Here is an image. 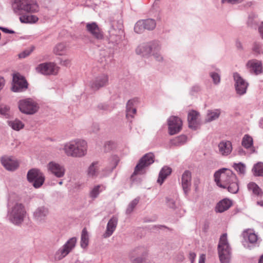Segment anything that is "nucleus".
<instances>
[{
    "label": "nucleus",
    "instance_id": "obj_1",
    "mask_svg": "<svg viewBox=\"0 0 263 263\" xmlns=\"http://www.w3.org/2000/svg\"><path fill=\"white\" fill-rule=\"evenodd\" d=\"M63 150L67 156L81 158L87 154V143L84 140L77 139L65 144Z\"/></svg>",
    "mask_w": 263,
    "mask_h": 263
},
{
    "label": "nucleus",
    "instance_id": "obj_2",
    "mask_svg": "<svg viewBox=\"0 0 263 263\" xmlns=\"http://www.w3.org/2000/svg\"><path fill=\"white\" fill-rule=\"evenodd\" d=\"M14 12L18 15L25 13H36L39 6L36 0H14L12 5Z\"/></svg>",
    "mask_w": 263,
    "mask_h": 263
},
{
    "label": "nucleus",
    "instance_id": "obj_3",
    "mask_svg": "<svg viewBox=\"0 0 263 263\" xmlns=\"http://www.w3.org/2000/svg\"><path fill=\"white\" fill-rule=\"evenodd\" d=\"M26 210L22 203H15L8 204L7 217L9 220L15 225H20L24 221L26 215Z\"/></svg>",
    "mask_w": 263,
    "mask_h": 263
},
{
    "label": "nucleus",
    "instance_id": "obj_4",
    "mask_svg": "<svg viewBox=\"0 0 263 263\" xmlns=\"http://www.w3.org/2000/svg\"><path fill=\"white\" fill-rule=\"evenodd\" d=\"M215 181L218 186L226 189L231 181H235L236 176L229 169L223 168L214 174Z\"/></svg>",
    "mask_w": 263,
    "mask_h": 263
},
{
    "label": "nucleus",
    "instance_id": "obj_5",
    "mask_svg": "<svg viewBox=\"0 0 263 263\" xmlns=\"http://www.w3.org/2000/svg\"><path fill=\"white\" fill-rule=\"evenodd\" d=\"M218 252L221 263H229L231 259V248L229 243L227 234H223L220 237Z\"/></svg>",
    "mask_w": 263,
    "mask_h": 263
},
{
    "label": "nucleus",
    "instance_id": "obj_6",
    "mask_svg": "<svg viewBox=\"0 0 263 263\" xmlns=\"http://www.w3.org/2000/svg\"><path fill=\"white\" fill-rule=\"evenodd\" d=\"M148 250L143 246L134 249L130 253L132 263H149L147 259Z\"/></svg>",
    "mask_w": 263,
    "mask_h": 263
},
{
    "label": "nucleus",
    "instance_id": "obj_7",
    "mask_svg": "<svg viewBox=\"0 0 263 263\" xmlns=\"http://www.w3.org/2000/svg\"><path fill=\"white\" fill-rule=\"evenodd\" d=\"M18 106L22 113L27 115L35 114L39 108L37 103L31 98L20 100L18 102Z\"/></svg>",
    "mask_w": 263,
    "mask_h": 263
},
{
    "label": "nucleus",
    "instance_id": "obj_8",
    "mask_svg": "<svg viewBox=\"0 0 263 263\" xmlns=\"http://www.w3.org/2000/svg\"><path fill=\"white\" fill-rule=\"evenodd\" d=\"M27 179L30 183H32L35 188H39L45 181V176L43 173L39 169L32 168L27 173Z\"/></svg>",
    "mask_w": 263,
    "mask_h": 263
},
{
    "label": "nucleus",
    "instance_id": "obj_9",
    "mask_svg": "<svg viewBox=\"0 0 263 263\" xmlns=\"http://www.w3.org/2000/svg\"><path fill=\"white\" fill-rule=\"evenodd\" d=\"M77 239L73 237L69 239L56 252L55 254V259L60 260L66 257L74 248Z\"/></svg>",
    "mask_w": 263,
    "mask_h": 263
},
{
    "label": "nucleus",
    "instance_id": "obj_10",
    "mask_svg": "<svg viewBox=\"0 0 263 263\" xmlns=\"http://www.w3.org/2000/svg\"><path fill=\"white\" fill-rule=\"evenodd\" d=\"M154 162V155L149 153L144 155L139 160L135 168L134 175L143 174L145 173V168L153 163Z\"/></svg>",
    "mask_w": 263,
    "mask_h": 263
},
{
    "label": "nucleus",
    "instance_id": "obj_11",
    "mask_svg": "<svg viewBox=\"0 0 263 263\" xmlns=\"http://www.w3.org/2000/svg\"><path fill=\"white\" fill-rule=\"evenodd\" d=\"M59 68L53 62H46L39 64L35 67L37 72L44 75H56Z\"/></svg>",
    "mask_w": 263,
    "mask_h": 263
},
{
    "label": "nucleus",
    "instance_id": "obj_12",
    "mask_svg": "<svg viewBox=\"0 0 263 263\" xmlns=\"http://www.w3.org/2000/svg\"><path fill=\"white\" fill-rule=\"evenodd\" d=\"M108 76L102 73L97 76L89 82V87L93 91L98 90L100 88L105 87L108 84Z\"/></svg>",
    "mask_w": 263,
    "mask_h": 263
},
{
    "label": "nucleus",
    "instance_id": "obj_13",
    "mask_svg": "<svg viewBox=\"0 0 263 263\" xmlns=\"http://www.w3.org/2000/svg\"><path fill=\"white\" fill-rule=\"evenodd\" d=\"M28 88V83L25 78L19 73H15L13 76V85L12 90L14 92H22Z\"/></svg>",
    "mask_w": 263,
    "mask_h": 263
},
{
    "label": "nucleus",
    "instance_id": "obj_14",
    "mask_svg": "<svg viewBox=\"0 0 263 263\" xmlns=\"http://www.w3.org/2000/svg\"><path fill=\"white\" fill-rule=\"evenodd\" d=\"M48 172L57 178L63 177L65 174L64 166L55 161H50L47 165Z\"/></svg>",
    "mask_w": 263,
    "mask_h": 263
},
{
    "label": "nucleus",
    "instance_id": "obj_15",
    "mask_svg": "<svg viewBox=\"0 0 263 263\" xmlns=\"http://www.w3.org/2000/svg\"><path fill=\"white\" fill-rule=\"evenodd\" d=\"M168 133L173 135L179 133L181 128L182 122L181 120L177 116H171L167 120Z\"/></svg>",
    "mask_w": 263,
    "mask_h": 263
},
{
    "label": "nucleus",
    "instance_id": "obj_16",
    "mask_svg": "<svg viewBox=\"0 0 263 263\" xmlns=\"http://www.w3.org/2000/svg\"><path fill=\"white\" fill-rule=\"evenodd\" d=\"M233 77L235 82V87L237 93L239 95L246 93L248 83L237 72L234 73Z\"/></svg>",
    "mask_w": 263,
    "mask_h": 263
},
{
    "label": "nucleus",
    "instance_id": "obj_17",
    "mask_svg": "<svg viewBox=\"0 0 263 263\" xmlns=\"http://www.w3.org/2000/svg\"><path fill=\"white\" fill-rule=\"evenodd\" d=\"M160 47L158 44L150 45L147 43H143L139 45L136 49V53L143 57L148 55L153 51L159 50Z\"/></svg>",
    "mask_w": 263,
    "mask_h": 263
},
{
    "label": "nucleus",
    "instance_id": "obj_18",
    "mask_svg": "<svg viewBox=\"0 0 263 263\" xmlns=\"http://www.w3.org/2000/svg\"><path fill=\"white\" fill-rule=\"evenodd\" d=\"M1 162L4 168L8 171H14L19 166L18 161L12 157L4 156L1 158Z\"/></svg>",
    "mask_w": 263,
    "mask_h": 263
},
{
    "label": "nucleus",
    "instance_id": "obj_19",
    "mask_svg": "<svg viewBox=\"0 0 263 263\" xmlns=\"http://www.w3.org/2000/svg\"><path fill=\"white\" fill-rule=\"evenodd\" d=\"M86 30L92 36L98 40H103L104 38L103 32L95 22L87 23L86 25Z\"/></svg>",
    "mask_w": 263,
    "mask_h": 263
},
{
    "label": "nucleus",
    "instance_id": "obj_20",
    "mask_svg": "<svg viewBox=\"0 0 263 263\" xmlns=\"http://www.w3.org/2000/svg\"><path fill=\"white\" fill-rule=\"evenodd\" d=\"M192 181L191 172L188 170L184 172L181 177V185L184 194L187 195L191 190Z\"/></svg>",
    "mask_w": 263,
    "mask_h": 263
},
{
    "label": "nucleus",
    "instance_id": "obj_21",
    "mask_svg": "<svg viewBox=\"0 0 263 263\" xmlns=\"http://www.w3.org/2000/svg\"><path fill=\"white\" fill-rule=\"evenodd\" d=\"M48 213L49 211L47 208L45 206L39 207L33 213V218L38 222H44L45 221Z\"/></svg>",
    "mask_w": 263,
    "mask_h": 263
},
{
    "label": "nucleus",
    "instance_id": "obj_22",
    "mask_svg": "<svg viewBox=\"0 0 263 263\" xmlns=\"http://www.w3.org/2000/svg\"><path fill=\"white\" fill-rule=\"evenodd\" d=\"M218 153L223 156H228L232 151V143L229 141L223 140L218 145Z\"/></svg>",
    "mask_w": 263,
    "mask_h": 263
},
{
    "label": "nucleus",
    "instance_id": "obj_23",
    "mask_svg": "<svg viewBox=\"0 0 263 263\" xmlns=\"http://www.w3.org/2000/svg\"><path fill=\"white\" fill-rule=\"evenodd\" d=\"M117 224L118 218L115 216L111 217L107 223L106 230L103 237L105 238L110 237L115 231Z\"/></svg>",
    "mask_w": 263,
    "mask_h": 263
},
{
    "label": "nucleus",
    "instance_id": "obj_24",
    "mask_svg": "<svg viewBox=\"0 0 263 263\" xmlns=\"http://www.w3.org/2000/svg\"><path fill=\"white\" fill-rule=\"evenodd\" d=\"M199 116V113L196 110H192L189 112L187 120L190 128L195 129L197 127Z\"/></svg>",
    "mask_w": 263,
    "mask_h": 263
},
{
    "label": "nucleus",
    "instance_id": "obj_25",
    "mask_svg": "<svg viewBox=\"0 0 263 263\" xmlns=\"http://www.w3.org/2000/svg\"><path fill=\"white\" fill-rule=\"evenodd\" d=\"M247 189L251 195L255 197H261L263 192L259 186L255 182H250L247 184Z\"/></svg>",
    "mask_w": 263,
    "mask_h": 263
},
{
    "label": "nucleus",
    "instance_id": "obj_26",
    "mask_svg": "<svg viewBox=\"0 0 263 263\" xmlns=\"http://www.w3.org/2000/svg\"><path fill=\"white\" fill-rule=\"evenodd\" d=\"M69 48V45L66 43H59L54 47L53 52L58 55H66Z\"/></svg>",
    "mask_w": 263,
    "mask_h": 263
},
{
    "label": "nucleus",
    "instance_id": "obj_27",
    "mask_svg": "<svg viewBox=\"0 0 263 263\" xmlns=\"http://www.w3.org/2000/svg\"><path fill=\"white\" fill-rule=\"evenodd\" d=\"M232 205V201L229 199H224L220 201L216 205L215 210L217 212L222 213L228 210Z\"/></svg>",
    "mask_w": 263,
    "mask_h": 263
},
{
    "label": "nucleus",
    "instance_id": "obj_28",
    "mask_svg": "<svg viewBox=\"0 0 263 263\" xmlns=\"http://www.w3.org/2000/svg\"><path fill=\"white\" fill-rule=\"evenodd\" d=\"M247 66L255 74H258L261 72L262 66L260 61L256 60H250L248 62Z\"/></svg>",
    "mask_w": 263,
    "mask_h": 263
},
{
    "label": "nucleus",
    "instance_id": "obj_29",
    "mask_svg": "<svg viewBox=\"0 0 263 263\" xmlns=\"http://www.w3.org/2000/svg\"><path fill=\"white\" fill-rule=\"evenodd\" d=\"M137 102L136 99H131L128 101L126 104V117L133 118L136 113V109L134 107V104Z\"/></svg>",
    "mask_w": 263,
    "mask_h": 263
},
{
    "label": "nucleus",
    "instance_id": "obj_30",
    "mask_svg": "<svg viewBox=\"0 0 263 263\" xmlns=\"http://www.w3.org/2000/svg\"><path fill=\"white\" fill-rule=\"evenodd\" d=\"M172 173V169L168 166H164L160 171L159 177L157 180L158 183L162 184L164 180L169 176Z\"/></svg>",
    "mask_w": 263,
    "mask_h": 263
},
{
    "label": "nucleus",
    "instance_id": "obj_31",
    "mask_svg": "<svg viewBox=\"0 0 263 263\" xmlns=\"http://www.w3.org/2000/svg\"><path fill=\"white\" fill-rule=\"evenodd\" d=\"M221 114V110L219 109L214 110H208L207 112L205 121L206 122H210L214 120L217 119Z\"/></svg>",
    "mask_w": 263,
    "mask_h": 263
},
{
    "label": "nucleus",
    "instance_id": "obj_32",
    "mask_svg": "<svg viewBox=\"0 0 263 263\" xmlns=\"http://www.w3.org/2000/svg\"><path fill=\"white\" fill-rule=\"evenodd\" d=\"M105 188L102 184L94 186L89 192V197L93 199H96L101 192L105 190Z\"/></svg>",
    "mask_w": 263,
    "mask_h": 263
},
{
    "label": "nucleus",
    "instance_id": "obj_33",
    "mask_svg": "<svg viewBox=\"0 0 263 263\" xmlns=\"http://www.w3.org/2000/svg\"><path fill=\"white\" fill-rule=\"evenodd\" d=\"M89 235L86 228H83L81 232L80 246L82 248L86 249L89 243Z\"/></svg>",
    "mask_w": 263,
    "mask_h": 263
},
{
    "label": "nucleus",
    "instance_id": "obj_34",
    "mask_svg": "<svg viewBox=\"0 0 263 263\" xmlns=\"http://www.w3.org/2000/svg\"><path fill=\"white\" fill-rule=\"evenodd\" d=\"M98 162H93L88 167L87 171V174L90 177H95L98 174Z\"/></svg>",
    "mask_w": 263,
    "mask_h": 263
},
{
    "label": "nucleus",
    "instance_id": "obj_35",
    "mask_svg": "<svg viewBox=\"0 0 263 263\" xmlns=\"http://www.w3.org/2000/svg\"><path fill=\"white\" fill-rule=\"evenodd\" d=\"M242 235L245 239H248L251 243H255L257 240V236L250 230L243 231Z\"/></svg>",
    "mask_w": 263,
    "mask_h": 263
},
{
    "label": "nucleus",
    "instance_id": "obj_36",
    "mask_svg": "<svg viewBox=\"0 0 263 263\" xmlns=\"http://www.w3.org/2000/svg\"><path fill=\"white\" fill-rule=\"evenodd\" d=\"M8 124L13 129L15 130H20L24 127V124L20 120L15 119L14 120L8 121Z\"/></svg>",
    "mask_w": 263,
    "mask_h": 263
},
{
    "label": "nucleus",
    "instance_id": "obj_37",
    "mask_svg": "<svg viewBox=\"0 0 263 263\" xmlns=\"http://www.w3.org/2000/svg\"><path fill=\"white\" fill-rule=\"evenodd\" d=\"M38 20V17L34 15H23L20 17V21L23 23H34Z\"/></svg>",
    "mask_w": 263,
    "mask_h": 263
},
{
    "label": "nucleus",
    "instance_id": "obj_38",
    "mask_svg": "<svg viewBox=\"0 0 263 263\" xmlns=\"http://www.w3.org/2000/svg\"><path fill=\"white\" fill-rule=\"evenodd\" d=\"M252 172L255 176H263V163L260 162L255 164L252 168Z\"/></svg>",
    "mask_w": 263,
    "mask_h": 263
},
{
    "label": "nucleus",
    "instance_id": "obj_39",
    "mask_svg": "<svg viewBox=\"0 0 263 263\" xmlns=\"http://www.w3.org/2000/svg\"><path fill=\"white\" fill-rule=\"evenodd\" d=\"M187 140L185 135H180L171 140V143L175 146H180L184 144Z\"/></svg>",
    "mask_w": 263,
    "mask_h": 263
},
{
    "label": "nucleus",
    "instance_id": "obj_40",
    "mask_svg": "<svg viewBox=\"0 0 263 263\" xmlns=\"http://www.w3.org/2000/svg\"><path fill=\"white\" fill-rule=\"evenodd\" d=\"M226 189H228V191L232 194H236L239 191V186L238 183L237 178H236L235 181H231L230 183L228 184Z\"/></svg>",
    "mask_w": 263,
    "mask_h": 263
},
{
    "label": "nucleus",
    "instance_id": "obj_41",
    "mask_svg": "<svg viewBox=\"0 0 263 263\" xmlns=\"http://www.w3.org/2000/svg\"><path fill=\"white\" fill-rule=\"evenodd\" d=\"M242 145L246 148H249L253 145V139L248 135H245L241 142Z\"/></svg>",
    "mask_w": 263,
    "mask_h": 263
},
{
    "label": "nucleus",
    "instance_id": "obj_42",
    "mask_svg": "<svg viewBox=\"0 0 263 263\" xmlns=\"http://www.w3.org/2000/svg\"><path fill=\"white\" fill-rule=\"evenodd\" d=\"M10 109L9 106L5 104H0V114L6 118H9L10 117Z\"/></svg>",
    "mask_w": 263,
    "mask_h": 263
},
{
    "label": "nucleus",
    "instance_id": "obj_43",
    "mask_svg": "<svg viewBox=\"0 0 263 263\" xmlns=\"http://www.w3.org/2000/svg\"><path fill=\"white\" fill-rule=\"evenodd\" d=\"M140 198L137 197L133 200L128 205L126 209V213L127 214H130L134 210L136 206L138 204L139 202Z\"/></svg>",
    "mask_w": 263,
    "mask_h": 263
},
{
    "label": "nucleus",
    "instance_id": "obj_44",
    "mask_svg": "<svg viewBox=\"0 0 263 263\" xmlns=\"http://www.w3.org/2000/svg\"><path fill=\"white\" fill-rule=\"evenodd\" d=\"M144 23V25L145 28V29L147 30H153L156 27V22L153 19H147L145 20H142Z\"/></svg>",
    "mask_w": 263,
    "mask_h": 263
},
{
    "label": "nucleus",
    "instance_id": "obj_45",
    "mask_svg": "<svg viewBox=\"0 0 263 263\" xmlns=\"http://www.w3.org/2000/svg\"><path fill=\"white\" fill-rule=\"evenodd\" d=\"M122 40V37L119 35L111 34L109 37V42L115 45H119Z\"/></svg>",
    "mask_w": 263,
    "mask_h": 263
},
{
    "label": "nucleus",
    "instance_id": "obj_46",
    "mask_svg": "<svg viewBox=\"0 0 263 263\" xmlns=\"http://www.w3.org/2000/svg\"><path fill=\"white\" fill-rule=\"evenodd\" d=\"M145 29L144 23L141 21H139L135 25L134 30L137 33H141Z\"/></svg>",
    "mask_w": 263,
    "mask_h": 263
},
{
    "label": "nucleus",
    "instance_id": "obj_47",
    "mask_svg": "<svg viewBox=\"0 0 263 263\" xmlns=\"http://www.w3.org/2000/svg\"><path fill=\"white\" fill-rule=\"evenodd\" d=\"M234 167L236 170V171L239 172L240 174H245L246 169L245 165L241 163H239L238 164L235 163L234 164Z\"/></svg>",
    "mask_w": 263,
    "mask_h": 263
},
{
    "label": "nucleus",
    "instance_id": "obj_48",
    "mask_svg": "<svg viewBox=\"0 0 263 263\" xmlns=\"http://www.w3.org/2000/svg\"><path fill=\"white\" fill-rule=\"evenodd\" d=\"M210 76L212 78L213 82L215 84H218L220 81V77L219 74L216 72H211Z\"/></svg>",
    "mask_w": 263,
    "mask_h": 263
},
{
    "label": "nucleus",
    "instance_id": "obj_49",
    "mask_svg": "<svg viewBox=\"0 0 263 263\" xmlns=\"http://www.w3.org/2000/svg\"><path fill=\"white\" fill-rule=\"evenodd\" d=\"M166 200L167 205L168 207L173 209H175L177 208L176 202L174 199L167 197Z\"/></svg>",
    "mask_w": 263,
    "mask_h": 263
},
{
    "label": "nucleus",
    "instance_id": "obj_50",
    "mask_svg": "<svg viewBox=\"0 0 263 263\" xmlns=\"http://www.w3.org/2000/svg\"><path fill=\"white\" fill-rule=\"evenodd\" d=\"M160 50V49L159 50H154L152 52H153V54L155 58V59L158 61H162L163 60V57L161 56V55L160 54H159L158 51H159Z\"/></svg>",
    "mask_w": 263,
    "mask_h": 263
},
{
    "label": "nucleus",
    "instance_id": "obj_51",
    "mask_svg": "<svg viewBox=\"0 0 263 263\" xmlns=\"http://www.w3.org/2000/svg\"><path fill=\"white\" fill-rule=\"evenodd\" d=\"M253 50L257 54L260 53L261 46L258 43H254L253 47Z\"/></svg>",
    "mask_w": 263,
    "mask_h": 263
},
{
    "label": "nucleus",
    "instance_id": "obj_52",
    "mask_svg": "<svg viewBox=\"0 0 263 263\" xmlns=\"http://www.w3.org/2000/svg\"><path fill=\"white\" fill-rule=\"evenodd\" d=\"M98 108L99 109L103 111H106L109 109V106L107 104L103 103L99 104Z\"/></svg>",
    "mask_w": 263,
    "mask_h": 263
},
{
    "label": "nucleus",
    "instance_id": "obj_53",
    "mask_svg": "<svg viewBox=\"0 0 263 263\" xmlns=\"http://www.w3.org/2000/svg\"><path fill=\"white\" fill-rule=\"evenodd\" d=\"M71 63V61L69 59L61 60L60 61V64L64 66H69Z\"/></svg>",
    "mask_w": 263,
    "mask_h": 263
},
{
    "label": "nucleus",
    "instance_id": "obj_54",
    "mask_svg": "<svg viewBox=\"0 0 263 263\" xmlns=\"http://www.w3.org/2000/svg\"><path fill=\"white\" fill-rule=\"evenodd\" d=\"M242 0H222L221 2L222 3H227L232 4L240 3Z\"/></svg>",
    "mask_w": 263,
    "mask_h": 263
},
{
    "label": "nucleus",
    "instance_id": "obj_55",
    "mask_svg": "<svg viewBox=\"0 0 263 263\" xmlns=\"http://www.w3.org/2000/svg\"><path fill=\"white\" fill-rule=\"evenodd\" d=\"M0 29L2 30L5 33H7L13 34L15 33V32L13 30H9L6 28L0 27Z\"/></svg>",
    "mask_w": 263,
    "mask_h": 263
},
{
    "label": "nucleus",
    "instance_id": "obj_56",
    "mask_svg": "<svg viewBox=\"0 0 263 263\" xmlns=\"http://www.w3.org/2000/svg\"><path fill=\"white\" fill-rule=\"evenodd\" d=\"M206 259V255L204 254H202L200 255L199 259V263H205Z\"/></svg>",
    "mask_w": 263,
    "mask_h": 263
},
{
    "label": "nucleus",
    "instance_id": "obj_57",
    "mask_svg": "<svg viewBox=\"0 0 263 263\" xmlns=\"http://www.w3.org/2000/svg\"><path fill=\"white\" fill-rule=\"evenodd\" d=\"M196 254L194 252H190L189 254V258L191 263H193L196 258Z\"/></svg>",
    "mask_w": 263,
    "mask_h": 263
},
{
    "label": "nucleus",
    "instance_id": "obj_58",
    "mask_svg": "<svg viewBox=\"0 0 263 263\" xmlns=\"http://www.w3.org/2000/svg\"><path fill=\"white\" fill-rule=\"evenodd\" d=\"M30 53V51H25L24 52H23L19 54V57L20 58H24L26 57L27 56L29 55Z\"/></svg>",
    "mask_w": 263,
    "mask_h": 263
},
{
    "label": "nucleus",
    "instance_id": "obj_59",
    "mask_svg": "<svg viewBox=\"0 0 263 263\" xmlns=\"http://www.w3.org/2000/svg\"><path fill=\"white\" fill-rule=\"evenodd\" d=\"M258 30L262 38L263 39V22L259 26Z\"/></svg>",
    "mask_w": 263,
    "mask_h": 263
},
{
    "label": "nucleus",
    "instance_id": "obj_60",
    "mask_svg": "<svg viewBox=\"0 0 263 263\" xmlns=\"http://www.w3.org/2000/svg\"><path fill=\"white\" fill-rule=\"evenodd\" d=\"M257 204L260 206H263V200L257 201Z\"/></svg>",
    "mask_w": 263,
    "mask_h": 263
},
{
    "label": "nucleus",
    "instance_id": "obj_61",
    "mask_svg": "<svg viewBox=\"0 0 263 263\" xmlns=\"http://www.w3.org/2000/svg\"><path fill=\"white\" fill-rule=\"evenodd\" d=\"M258 263H263V255L260 257Z\"/></svg>",
    "mask_w": 263,
    "mask_h": 263
},
{
    "label": "nucleus",
    "instance_id": "obj_62",
    "mask_svg": "<svg viewBox=\"0 0 263 263\" xmlns=\"http://www.w3.org/2000/svg\"><path fill=\"white\" fill-rule=\"evenodd\" d=\"M113 143L111 142H107L106 144H105V147H106L107 146H109L110 145H112Z\"/></svg>",
    "mask_w": 263,
    "mask_h": 263
},
{
    "label": "nucleus",
    "instance_id": "obj_63",
    "mask_svg": "<svg viewBox=\"0 0 263 263\" xmlns=\"http://www.w3.org/2000/svg\"><path fill=\"white\" fill-rule=\"evenodd\" d=\"M237 46L238 47H241V46H240V43H237Z\"/></svg>",
    "mask_w": 263,
    "mask_h": 263
},
{
    "label": "nucleus",
    "instance_id": "obj_64",
    "mask_svg": "<svg viewBox=\"0 0 263 263\" xmlns=\"http://www.w3.org/2000/svg\"><path fill=\"white\" fill-rule=\"evenodd\" d=\"M59 184L60 185H62V184H63V181H60V182H59Z\"/></svg>",
    "mask_w": 263,
    "mask_h": 263
}]
</instances>
